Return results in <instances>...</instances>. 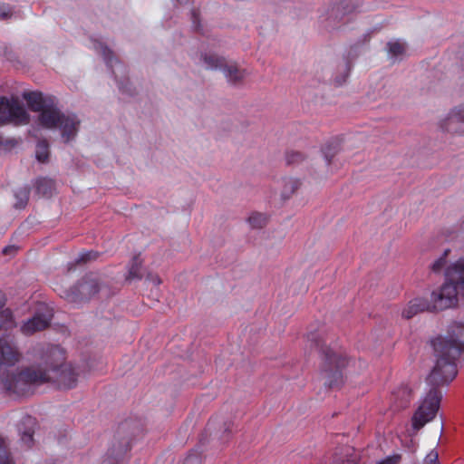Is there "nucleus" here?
I'll return each mask as SVG.
<instances>
[{
    "mask_svg": "<svg viewBox=\"0 0 464 464\" xmlns=\"http://www.w3.org/2000/svg\"><path fill=\"white\" fill-rule=\"evenodd\" d=\"M432 346L436 363L427 379L431 388L412 417L415 431L434 419L442 397L438 387L449 383L457 375L455 361L464 347V326L455 325L450 338H436Z\"/></svg>",
    "mask_w": 464,
    "mask_h": 464,
    "instance_id": "obj_1",
    "label": "nucleus"
},
{
    "mask_svg": "<svg viewBox=\"0 0 464 464\" xmlns=\"http://www.w3.org/2000/svg\"><path fill=\"white\" fill-rule=\"evenodd\" d=\"M446 281L432 292L433 307L445 310L457 305L459 297H464V259H459L447 267Z\"/></svg>",
    "mask_w": 464,
    "mask_h": 464,
    "instance_id": "obj_2",
    "label": "nucleus"
},
{
    "mask_svg": "<svg viewBox=\"0 0 464 464\" xmlns=\"http://www.w3.org/2000/svg\"><path fill=\"white\" fill-rule=\"evenodd\" d=\"M49 375L50 372L44 368L42 362L17 372H5L0 375V382L8 392L27 395L33 392L34 387L47 382Z\"/></svg>",
    "mask_w": 464,
    "mask_h": 464,
    "instance_id": "obj_3",
    "label": "nucleus"
},
{
    "mask_svg": "<svg viewBox=\"0 0 464 464\" xmlns=\"http://www.w3.org/2000/svg\"><path fill=\"white\" fill-rule=\"evenodd\" d=\"M63 350L59 346H50L44 355V368L50 372L47 382H53L60 389H72L75 387L78 372L71 363L64 362Z\"/></svg>",
    "mask_w": 464,
    "mask_h": 464,
    "instance_id": "obj_4",
    "label": "nucleus"
},
{
    "mask_svg": "<svg viewBox=\"0 0 464 464\" xmlns=\"http://www.w3.org/2000/svg\"><path fill=\"white\" fill-rule=\"evenodd\" d=\"M24 99L28 107L38 112L37 121L44 129L53 130L57 127L63 112L58 108V101L53 95H44L38 92H24Z\"/></svg>",
    "mask_w": 464,
    "mask_h": 464,
    "instance_id": "obj_5",
    "label": "nucleus"
},
{
    "mask_svg": "<svg viewBox=\"0 0 464 464\" xmlns=\"http://www.w3.org/2000/svg\"><path fill=\"white\" fill-rule=\"evenodd\" d=\"M315 346L323 355L322 374L324 383L331 388L340 386L343 382L342 369L346 365L345 358L327 347L322 341L315 340Z\"/></svg>",
    "mask_w": 464,
    "mask_h": 464,
    "instance_id": "obj_6",
    "label": "nucleus"
},
{
    "mask_svg": "<svg viewBox=\"0 0 464 464\" xmlns=\"http://www.w3.org/2000/svg\"><path fill=\"white\" fill-rule=\"evenodd\" d=\"M201 60L206 69L222 71L227 82L232 84L240 83L247 74L235 62L228 61L215 53H203Z\"/></svg>",
    "mask_w": 464,
    "mask_h": 464,
    "instance_id": "obj_7",
    "label": "nucleus"
},
{
    "mask_svg": "<svg viewBox=\"0 0 464 464\" xmlns=\"http://www.w3.org/2000/svg\"><path fill=\"white\" fill-rule=\"evenodd\" d=\"M101 290L100 278L96 275H87L76 285L65 293L71 303L81 304L89 301Z\"/></svg>",
    "mask_w": 464,
    "mask_h": 464,
    "instance_id": "obj_8",
    "label": "nucleus"
},
{
    "mask_svg": "<svg viewBox=\"0 0 464 464\" xmlns=\"http://www.w3.org/2000/svg\"><path fill=\"white\" fill-rule=\"evenodd\" d=\"M26 124L29 114L18 98L0 97V123Z\"/></svg>",
    "mask_w": 464,
    "mask_h": 464,
    "instance_id": "obj_9",
    "label": "nucleus"
},
{
    "mask_svg": "<svg viewBox=\"0 0 464 464\" xmlns=\"http://www.w3.org/2000/svg\"><path fill=\"white\" fill-rule=\"evenodd\" d=\"M20 359V353L14 345L13 339L5 335L0 338V375L5 373L3 366H12Z\"/></svg>",
    "mask_w": 464,
    "mask_h": 464,
    "instance_id": "obj_10",
    "label": "nucleus"
},
{
    "mask_svg": "<svg viewBox=\"0 0 464 464\" xmlns=\"http://www.w3.org/2000/svg\"><path fill=\"white\" fill-rule=\"evenodd\" d=\"M440 127L444 131L464 135V103L454 107Z\"/></svg>",
    "mask_w": 464,
    "mask_h": 464,
    "instance_id": "obj_11",
    "label": "nucleus"
},
{
    "mask_svg": "<svg viewBox=\"0 0 464 464\" xmlns=\"http://www.w3.org/2000/svg\"><path fill=\"white\" fill-rule=\"evenodd\" d=\"M81 121L77 115L72 113H63L57 127L61 137L64 142H70L75 139L79 131Z\"/></svg>",
    "mask_w": 464,
    "mask_h": 464,
    "instance_id": "obj_12",
    "label": "nucleus"
},
{
    "mask_svg": "<svg viewBox=\"0 0 464 464\" xmlns=\"http://www.w3.org/2000/svg\"><path fill=\"white\" fill-rule=\"evenodd\" d=\"M424 311H439L433 307L432 295L430 296V302L421 297L411 300L403 308L401 316L405 319H411L419 313H422Z\"/></svg>",
    "mask_w": 464,
    "mask_h": 464,
    "instance_id": "obj_13",
    "label": "nucleus"
},
{
    "mask_svg": "<svg viewBox=\"0 0 464 464\" xmlns=\"http://www.w3.org/2000/svg\"><path fill=\"white\" fill-rule=\"evenodd\" d=\"M51 318L52 316L50 314H35L34 317L28 319L21 326V332L25 335H32L36 332L43 331L49 326Z\"/></svg>",
    "mask_w": 464,
    "mask_h": 464,
    "instance_id": "obj_14",
    "label": "nucleus"
},
{
    "mask_svg": "<svg viewBox=\"0 0 464 464\" xmlns=\"http://www.w3.org/2000/svg\"><path fill=\"white\" fill-rule=\"evenodd\" d=\"M300 181L296 179L286 178L283 180L281 198L284 200L289 199L299 188Z\"/></svg>",
    "mask_w": 464,
    "mask_h": 464,
    "instance_id": "obj_15",
    "label": "nucleus"
},
{
    "mask_svg": "<svg viewBox=\"0 0 464 464\" xmlns=\"http://www.w3.org/2000/svg\"><path fill=\"white\" fill-rule=\"evenodd\" d=\"M22 424L24 425L27 429L22 432L21 440L24 443V445L29 448L31 447L33 442V428L35 424V420L31 416H25L22 420Z\"/></svg>",
    "mask_w": 464,
    "mask_h": 464,
    "instance_id": "obj_16",
    "label": "nucleus"
},
{
    "mask_svg": "<svg viewBox=\"0 0 464 464\" xmlns=\"http://www.w3.org/2000/svg\"><path fill=\"white\" fill-rule=\"evenodd\" d=\"M34 186L36 192L44 197L51 196L54 189L53 180L47 178L37 179Z\"/></svg>",
    "mask_w": 464,
    "mask_h": 464,
    "instance_id": "obj_17",
    "label": "nucleus"
},
{
    "mask_svg": "<svg viewBox=\"0 0 464 464\" xmlns=\"http://www.w3.org/2000/svg\"><path fill=\"white\" fill-rule=\"evenodd\" d=\"M393 396L398 401V408L406 407L410 401L411 390L408 386L403 385L393 393Z\"/></svg>",
    "mask_w": 464,
    "mask_h": 464,
    "instance_id": "obj_18",
    "label": "nucleus"
},
{
    "mask_svg": "<svg viewBox=\"0 0 464 464\" xmlns=\"http://www.w3.org/2000/svg\"><path fill=\"white\" fill-rule=\"evenodd\" d=\"M141 260L139 256H134L131 260L128 276L126 277L127 280H133V279H140L141 278Z\"/></svg>",
    "mask_w": 464,
    "mask_h": 464,
    "instance_id": "obj_19",
    "label": "nucleus"
},
{
    "mask_svg": "<svg viewBox=\"0 0 464 464\" xmlns=\"http://www.w3.org/2000/svg\"><path fill=\"white\" fill-rule=\"evenodd\" d=\"M35 157L39 162L45 163L49 160V144L46 140H40L36 145Z\"/></svg>",
    "mask_w": 464,
    "mask_h": 464,
    "instance_id": "obj_20",
    "label": "nucleus"
},
{
    "mask_svg": "<svg viewBox=\"0 0 464 464\" xmlns=\"http://www.w3.org/2000/svg\"><path fill=\"white\" fill-rule=\"evenodd\" d=\"M15 326L12 312L9 309L0 311V329L8 330Z\"/></svg>",
    "mask_w": 464,
    "mask_h": 464,
    "instance_id": "obj_21",
    "label": "nucleus"
},
{
    "mask_svg": "<svg viewBox=\"0 0 464 464\" xmlns=\"http://www.w3.org/2000/svg\"><path fill=\"white\" fill-rule=\"evenodd\" d=\"M130 449L129 441L124 440V441L121 442L117 447L115 445L110 450V454L114 457L111 464H115L117 459L123 456Z\"/></svg>",
    "mask_w": 464,
    "mask_h": 464,
    "instance_id": "obj_22",
    "label": "nucleus"
},
{
    "mask_svg": "<svg viewBox=\"0 0 464 464\" xmlns=\"http://www.w3.org/2000/svg\"><path fill=\"white\" fill-rule=\"evenodd\" d=\"M345 457L346 459H337L335 460L336 464H357L358 457L354 453L353 449L346 448L345 449Z\"/></svg>",
    "mask_w": 464,
    "mask_h": 464,
    "instance_id": "obj_23",
    "label": "nucleus"
},
{
    "mask_svg": "<svg viewBox=\"0 0 464 464\" xmlns=\"http://www.w3.org/2000/svg\"><path fill=\"white\" fill-rule=\"evenodd\" d=\"M405 51L406 47L404 44L399 42L389 44V53L394 57L401 56Z\"/></svg>",
    "mask_w": 464,
    "mask_h": 464,
    "instance_id": "obj_24",
    "label": "nucleus"
},
{
    "mask_svg": "<svg viewBox=\"0 0 464 464\" xmlns=\"http://www.w3.org/2000/svg\"><path fill=\"white\" fill-rule=\"evenodd\" d=\"M15 198H17L16 208H24L29 198V190L27 188H20L15 192Z\"/></svg>",
    "mask_w": 464,
    "mask_h": 464,
    "instance_id": "obj_25",
    "label": "nucleus"
},
{
    "mask_svg": "<svg viewBox=\"0 0 464 464\" xmlns=\"http://www.w3.org/2000/svg\"><path fill=\"white\" fill-rule=\"evenodd\" d=\"M8 450L6 448L4 439L0 436V464H11Z\"/></svg>",
    "mask_w": 464,
    "mask_h": 464,
    "instance_id": "obj_26",
    "label": "nucleus"
},
{
    "mask_svg": "<svg viewBox=\"0 0 464 464\" xmlns=\"http://www.w3.org/2000/svg\"><path fill=\"white\" fill-rule=\"evenodd\" d=\"M250 226L254 228H260L266 224V218L260 213H255L248 218Z\"/></svg>",
    "mask_w": 464,
    "mask_h": 464,
    "instance_id": "obj_27",
    "label": "nucleus"
},
{
    "mask_svg": "<svg viewBox=\"0 0 464 464\" xmlns=\"http://www.w3.org/2000/svg\"><path fill=\"white\" fill-rule=\"evenodd\" d=\"M95 49L99 51L104 57L107 63H112V53L103 44L97 42L95 44Z\"/></svg>",
    "mask_w": 464,
    "mask_h": 464,
    "instance_id": "obj_28",
    "label": "nucleus"
},
{
    "mask_svg": "<svg viewBox=\"0 0 464 464\" xmlns=\"http://www.w3.org/2000/svg\"><path fill=\"white\" fill-rule=\"evenodd\" d=\"M14 7L8 4H0V19L7 20L13 17Z\"/></svg>",
    "mask_w": 464,
    "mask_h": 464,
    "instance_id": "obj_29",
    "label": "nucleus"
},
{
    "mask_svg": "<svg viewBox=\"0 0 464 464\" xmlns=\"http://www.w3.org/2000/svg\"><path fill=\"white\" fill-rule=\"evenodd\" d=\"M337 153L338 149L336 146L329 145L324 150V156L328 165L331 164L333 159L337 155Z\"/></svg>",
    "mask_w": 464,
    "mask_h": 464,
    "instance_id": "obj_30",
    "label": "nucleus"
},
{
    "mask_svg": "<svg viewBox=\"0 0 464 464\" xmlns=\"http://www.w3.org/2000/svg\"><path fill=\"white\" fill-rule=\"evenodd\" d=\"M449 250H446L444 252V255L440 256L439 259H437L432 265H431V270L434 273H440L444 266L446 265V256L448 255Z\"/></svg>",
    "mask_w": 464,
    "mask_h": 464,
    "instance_id": "obj_31",
    "label": "nucleus"
},
{
    "mask_svg": "<svg viewBox=\"0 0 464 464\" xmlns=\"http://www.w3.org/2000/svg\"><path fill=\"white\" fill-rule=\"evenodd\" d=\"M98 257V253L94 251H89L86 253H82L77 258V263H87L92 260H95Z\"/></svg>",
    "mask_w": 464,
    "mask_h": 464,
    "instance_id": "obj_32",
    "label": "nucleus"
},
{
    "mask_svg": "<svg viewBox=\"0 0 464 464\" xmlns=\"http://www.w3.org/2000/svg\"><path fill=\"white\" fill-rule=\"evenodd\" d=\"M423 464H440L438 452L431 450L430 453H428L424 459Z\"/></svg>",
    "mask_w": 464,
    "mask_h": 464,
    "instance_id": "obj_33",
    "label": "nucleus"
},
{
    "mask_svg": "<svg viewBox=\"0 0 464 464\" xmlns=\"http://www.w3.org/2000/svg\"><path fill=\"white\" fill-rule=\"evenodd\" d=\"M401 460L400 455H393L391 457H388L381 461H379L376 464H399Z\"/></svg>",
    "mask_w": 464,
    "mask_h": 464,
    "instance_id": "obj_34",
    "label": "nucleus"
},
{
    "mask_svg": "<svg viewBox=\"0 0 464 464\" xmlns=\"http://www.w3.org/2000/svg\"><path fill=\"white\" fill-rule=\"evenodd\" d=\"M303 160V155L300 152L295 151L288 155V162H298Z\"/></svg>",
    "mask_w": 464,
    "mask_h": 464,
    "instance_id": "obj_35",
    "label": "nucleus"
},
{
    "mask_svg": "<svg viewBox=\"0 0 464 464\" xmlns=\"http://www.w3.org/2000/svg\"><path fill=\"white\" fill-rule=\"evenodd\" d=\"M15 251H16V247L15 246H5L3 249V254L4 255H11V254L14 253Z\"/></svg>",
    "mask_w": 464,
    "mask_h": 464,
    "instance_id": "obj_36",
    "label": "nucleus"
},
{
    "mask_svg": "<svg viewBox=\"0 0 464 464\" xmlns=\"http://www.w3.org/2000/svg\"><path fill=\"white\" fill-rule=\"evenodd\" d=\"M5 304V298L3 292L0 290V308H3Z\"/></svg>",
    "mask_w": 464,
    "mask_h": 464,
    "instance_id": "obj_37",
    "label": "nucleus"
},
{
    "mask_svg": "<svg viewBox=\"0 0 464 464\" xmlns=\"http://www.w3.org/2000/svg\"><path fill=\"white\" fill-rule=\"evenodd\" d=\"M193 461L197 462L198 461V458L197 457H188L186 459V464H190Z\"/></svg>",
    "mask_w": 464,
    "mask_h": 464,
    "instance_id": "obj_38",
    "label": "nucleus"
},
{
    "mask_svg": "<svg viewBox=\"0 0 464 464\" xmlns=\"http://www.w3.org/2000/svg\"><path fill=\"white\" fill-rule=\"evenodd\" d=\"M153 282L157 285H160V279L158 277V276H155L153 279Z\"/></svg>",
    "mask_w": 464,
    "mask_h": 464,
    "instance_id": "obj_39",
    "label": "nucleus"
},
{
    "mask_svg": "<svg viewBox=\"0 0 464 464\" xmlns=\"http://www.w3.org/2000/svg\"><path fill=\"white\" fill-rule=\"evenodd\" d=\"M343 12L346 14V13H349L353 10V8H346V7H343Z\"/></svg>",
    "mask_w": 464,
    "mask_h": 464,
    "instance_id": "obj_40",
    "label": "nucleus"
}]
</instances>
